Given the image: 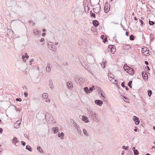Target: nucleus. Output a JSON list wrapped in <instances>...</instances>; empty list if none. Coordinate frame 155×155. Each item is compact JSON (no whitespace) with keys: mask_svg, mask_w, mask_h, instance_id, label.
Returning <instances> with one entry per match:
<instances>
[{"mask_svg":"<svg viewBox=\"0 0 155 155\" xmlns=\"http://www.w3.org/2000/svg\"><path fill=\"white\" fill-rule=\"evenodd\" d=\"M42 97L46 99L48 97L47 94L46 93H44L42 94Z\"/></svg>","mask_w":155,"mask_h":155,"instance_id":"nucleus-31","label":"nucleus"},{"mask_svg":"<svg viewBox=\"0 0 155 155\" xmlns=\"http://www.w3.org/2000/svg\"><path fill=\"white\" fill-rule=\"evenodd\" d=\"M128 148H129V147L128 146H127L126 147L125 146H123V149H125V150H128Z\"/></svg>","mask_w":155,"mask_h":155,"instance_id":"nucleus-40","label":"nucleus"},{"mask_svg":"<svg viewBox=\"0 0 155 155\" xmlns=\"http://www.w3.org/2000/svg\"><path fill=\"white\" fill-rule=\"evenodd\" d=\"M12 142L13 144L17 146V145L16 144L18 142V141L16 137H14L13 139L12 140Z\"/></svg>","mask_w":155,"mask_h":155,"instance_id":"nucleus-5","label":"nucleus"},{"mask_svg":"<svg viewBox=\"0 0 155 155\" xmlns=\"http://www.w3.org/2000/svg\"><path fill=\"white\" fill-rule=\"evenodd\" d=\"M42 31L43 32H45L46 31V29L45 28H43V29H42Z\"/></svg>","mask_w":155,"mask_h":155,"instance_id":"nucleus-63","label":"nucleus"},{"mask_svg":"<svg viewBox=\"0 0 155 155\" xmlns=\"http://www.w3.org/2000/svg\"><path fill=\"white\" fill-rule=\"evenodd\" d=\"M21 144L24 146H25V143L23 141H21Z\"/></svg>","mask_w":155,"mask_h":155,"instance_id":"nucleus-50","label":"nucleus"},{"mask_svg":"<svg viewBox=\"0 0 155 155\" xmlns=\"http://www.w3.org/2000/svg\"><path fill=\"white\" fill-rule=\"evenodd\" d=\"M134 155H138L139 154V152L137 150H134Z\"/></svg>","mask_w":155,"mask_h":155,"instance_id":"nucleus-36","label":"nucleus"},{"mask_svg":"<svg viewBox=\"0 0 155 155\" xmlns=\"http://www.w3.org/2000/svg\"><path fill=\"white\" fill-rule=\"evenodd\" d=\"M21 121L18 120L17 121L16 123L14 124V127L15 128H18L20 127V125L21 124Z\"/></svg>","mask_w":155,"mask_h":155,"instance_id":"nucleus-7","label":"nucleus"},{"mask_svg":"<svg viewBox=\"0 0 155 155\" xmlns=\"http://www.w3.org/2000/svg\"><path fill=\"white\" fill-rule=\"evenodd\" d=\"M45 35V33H43L42 34V36L43 37H44Z\"/></svg>","mask_w":155,"mask_h":155,"instance_id":"nucleus-60","label":"nucleus"},{"mask_svg":"<svg viewBox=\"0 0 155 155\" xmlns=\"http://www.w3.org/2000/svg\"><path fill=\"white\" fill-rule=\"evenodd\" d=\"M107 41V38L105 37L104 39L103 40V42L104 43H105Z\"/></svg>","mask_w":155,"mask_h":155,"instance_id":"nucleus-47","label":"nucleus"},{"mask_svg":"<svg viewBox=\"0 0 155 155\" xmlns=\"http://www.w3.org/2000/svg\"><path fill=\"white\" fill-rule=\"evenodd\" d=\"M134 37L133 35H130V40L132 41L134 40Z\"/></svg>","mask_w":155,"mask_h":155,"instance_id":"nucleus-38","label":"nucleus"},{"mask_svg":"<svg viewBox=\"0 0 155 155\" xmlns=\"http://www.w3.org/2000/svg\"><path fill=\"white\" fill-rule=\"evenodd\" d=\"M51 65L49 62L48 63L47 65L46 68V71L48 72H49L51 70Z\"/></svg>","mask_w":155,"mask_h":155,"instance_id":"nucleus-4","label":"nucleus"},{"mask_svg":"<svg viewBox=\"0 0 155 155\" xmlns=\"http://www.w3.org/2000/svg\"><path fill=\"white\" fill-rule=\"evenodd\" d=\"M149 23L150 25H153L155 23L154 22L150 20L149 21Z\"/></svg>","mask_w":155,"mask_h":155,"instance_id":"nucleus-39","label":"nucleus"},{"mask_svg":"<svg viewBox=\"0 0 155 155\" xmlns=\"http://www.w3.org/2000/svg\"><path fill=\"white\" fill-rule=\"evenodd\" d=\"M95 89L97 91H101V88L99 87H96Z\"/></svg>","mask_w":155,"mask_h":155,"instance_id":"nucleus-42","label":"nucleus"},{"mask_svg":"<svg viewBox=\"0 0 155 155\" xmlns=\"http://www.w3.org/2000/svg\"><path fill=\"white\" fill-rule=\"evenodd\" d=\"M83 133H84V134L85 135L87 136H88V133H87V131L85 129H84L83 130Z\"/></svg>","mask_w":155,"mask_h":155,"instance_id":"nucleus-33","label":"nucleus"},{"mask_svg":"<svg viewBox=\"0 0 155 155\" xmlns=\"http://www.w3.org/2000/svg\"><path fill=\"white\" fill-rule=\"evenodd\" d=\"M87 110L89 117L92 118L93 121L95 122L99 121V118L94 111L90 108H88Z\"/></svg>","mask_w":155,"mask_h":155,"instance_id":"nucleus-1","label":"nucleus"},{"mask_svg":"<svg viewBox=\"0 0 155 155\" xmlns=\"http://www.w3.org/2000/svg\"><path fill=\"white\" fill-rule=\"evenodd\" d=\"M148 95L149 97H150L152 94V91L151 90H148L147 91Z\"/></svg>","mask_w":155,"mask_h":155,"instance_id":"nucleus-28","label":"nucleus"},{"mask_svg":"<svg viewBox=\"0 0 155 155\" xmlns=\"http://www.w3.org/2000/svg\"><path fill=\"white\" fill-rule=\"evenodd\" d=\"M16 101H17L21 102L22 101L21 99V98H17L16 99Z\"/></svg>","mask_w":155,"mask_h":155,"instance_id":"nucleus-45","label":"nucleus"},{"mask_svg":"<svg viewBox=\"0 0 155 155\" xmlns=\"http://www.w3.org/2000/svg\"><path fill=\"white\" fill-rule=\"evenodd\" d=\"M91 16L94 18H95V14L94 13H92L91 14Z\"/></svg>","mask_w":155,"mask_h":155,"instance_id":"nucleus-44","label":"nucleus"},{"mask_svg":"<svg viewBox=\"0 0 155 155\" xmlns=\"http://www.w3.org/2000/svg\"><path fill=\"white\" fill-rule=\"evenodd\" d=\"M84 90L86 93L88 94V93H90L89 91L88 87H84Z\"/></svg>","mask_w":155,"mask_h":155,"instance_id":"nucleus-21","label":"nucleus"},{"mask_svg":"<svg viewBox=\"0 0 155 155\" xmlns=\"http://www.w3.org/2000/svg\"><path fill=\"white\" fill-rule=\"evenodd\" d=\"M37 150L40 153H42L43 152V150L41 148V147L40 146H38L37 147Z\"/></svg>","mask_w":155,"mask_h":155,"instance_id":"nucleus-23","label":"nucleus"},{"mask_svg":"<svg viewBox=\"0 0 155 155\" xmlns=\"http://www.w3.org/2000/svg\"><path fill=\"white\" fill-rule=\"evenodd\" d=\"M87 60L88 62L90 64H92L94 62V59L93 57L91 55L87 57Z\"/></svg>","mask_w":155,"mask_h":155,"instance_id":"nucleus-3","label":"nucleus"},{"mask_svg":"<svg viewBox=\"0 0 155 155\" xmlns=\"http://www.w3.org/2000/svg\"><path fill=\"white\" fill-rule=\"evenodd\" d=\"M95 89L94 86L93 85L92 86V87H90L89 90V91L90 93H91V92Z\"/></svg>","mask_w":155,"mask_h":155,"instance_id":"nucleus-22","label":"nucleus"},{"mask_svg":"<svg viewBox=\"0 0 155 155\" xmlns=\"http://www.w3.org/2000/svg\"><path fill=\"white\" fill-rule=\"evenodd\" d=\"M132 150H133L134 151V150H135V147H133L132 148Z\"/></svg>","mask_w":155,"mask_h":155,"instance_id":"nucleus-61","label":"nucleus"},{"mask_svg":"<svg viewBox=\"0 0 155 155\" xmlns=\"http://www.w3.org/2000/svg\"><path fill=\"white\" fill-rule=\"evenodd\" d=\"M33 33L36 35H37L38 34L39 32L38 30L36 29H35L34 30Z\"/></svg>","mask_w":155,"mask_h":155,"instance_id":"nucleus-32","label":"nucleus"},{"mask_svg":"<svg viewBox=\"0 0 155 155\" xmlns=\"http://www.w3.org/2000/svg\"><path fill=\"white\" fill-rule=\"evenodd\" d=\"M8 3L10 6H12L15 3L17 2L15 0H8Z\"/></svg>","mask_w":155,"mask_h":155,"instance_id":"nucleus-12","label":"nucleus"},{"mask_svg":"<svg viewBox=\"0 0 155 155\" xmlns=\"http://www.w3.org/2000/svg\"><path fill=\"white\" fill-rule=\"evenodd\" d=\"M85 81V79L84 78H80L78 79V83H82Z\"/></svg>","mask_w":155,"mask_h":155,"instance_id":"nucleus-17","label":"nucleus"},{"mask_svg":"<svg viewBox=\"0 0 155 155\" xmlns=\"http://www.w3.org/2000/svg\"><path fill=\"white\" fill-rule=\"evenodd\" d=\"M132 83V81H130L128 83V85L130 87V88H132V85H131V84Z\"/></svg>","mask_w":155,"mask_h":155,"instance_id":"nucleus-35","label":"nucleus"},{"mask_svg":"<svg viewBox=\"0 0 155 155\" xmlns=\"http://www.w3.org/2000/svg\"><path fill=\"white\" fill-rule=\"evenodd\" d=\"M26 149L28 150V151H31V148L29 146L27 145L26 147Z\"/></svg>","mask_w":155,"mask_h":155,"instance_id":"nucleus-27","label":"nucleus"},{"mask_svg":"<svg viewBox=\"0 0 155 155\" xmlns=\"http://www.w3.org/2000/svg\"><path fill=\"white\" fill-rule=\"evenodd\" d=\"M127 155H133V154L131 151H128V153H127Z\"/></svg>","mask_w":155,"mask_h":155,"instance_id":"nucleus-46","label":"nucleus"},{"mask_svg":"<svg viewBox=\"0 0 155 155\" xmlns=\"http://www.w3.org/2000/svg\"><path fill=\"white\" fill-rule=\"evenodd\" d=\"M106 8V6H104V12L105 13H107L109 11V10H110V8Z\"/></svg>","mask_w":155,"mask_h":155,"instance_id":"nucleus-29","label":"nucleus"},{"mask_svg":"<svg viewBox=\"0 0 155 155\" xmlns=\"http://www.w3.org/2000/svg\"><path fill=\"white\" fill-rule=\"evenodd\" d=\"M3 131L2 128H0V133H2Z\"/></svg>","mask_w":155,"mask_h":155,"instance_id":"nucleus-58","label":"nucleus"},{"mask_svg":"<svg viewBox=\"0 0 155 155\" xmlns=\"http://www.w3.org/2000/svg\"><path fill=\"white\" fill-rule=\"evenodd\" d=\"M58 136L59 137H61V139H63L64 138L63 136H64V134L63 132H61V133H58Z\"/></svg>","mask_w":155,"mask_h":155,"instance_id":"nucleus-19","label":"nucleus"},{"mask_svg":"<svg viewBox=\"0 0 155 155\" xmlns=\"http://www.w3.org/2000/svg\"><path fill=\"white\" fill-rule=\"evenodd\" d=\"M52 130L54 133H56L59 131L57 127H53Z\"/></svg>","mask_w":155,"mask_h":155,"instance_id":"nucleus-16","label":"nucleus"},{"mask_svg":"<svg viewBox=\"0 0 155 155\" xmlns=\"http://www.w3.org/2000/svg\"><path fill=\"white\" fill-rule=\"evenodd\" d=\"M74 125L76 126V128H78V127H79V126L78 125H77L76 123H75L74 124Z\"/></svg>","mask_w":155,"mask_h":155,"instance_id":"nucleus-52","label":"nucleus"},{"mask_svg":"<svg viewBox=\"0 0 155 155\" xmlns=\"http://www.w3.org/2000/svg\"><path fill=\"white\" fill-rule=\"evenodd\" d=\"M133 120L135 121V124L137 125H138L139 124L140 121L139 118L136 116H133Z\"/></svg>","mask_w":155,"mask_h":155,"instance_id":"nucleus-6","label":"nucleus"},{"mask_svg":"<svg viewBox=\"0 0 155 155\" xmlns=\"http://www.w3.org/2000/svg\"><path fill=\"white\" fill-rule=\"evenodd\" d=\"M17 6H16L15 8V11L16 13L20 11L21 8V6L20 2H16Z\"/></svg>","mask_w":155,"mask_h":155,"instance_id":"nucleus-2","label":"nucleus"},{"mask_svg":"<svg viewBox=\"0 0 155 155\" xmlns=\"http://www.w3.org/2000/svg\"><path fill=\"white\" fill-rule=\"evenodd\" d=\"M50 100L48 99H46L45 101V102H50Z\"/></svg>","mask_w":155,"mask_h":155,"instance_id":"nucleus-56","label":"nucleus"},{"mask_svg":"<svg viewBox=\"0 0 155 155\" xmlns=\"http://www.w3.org/2000/svg\"><path fill=\"white\" fill-rule=\"evenodd\" d=\"M25 58L27 59H28L29 58V56L28 55L27 53H25Z\"/></svg>","mask_w":155,"mask_h":155,"instance_id":"nucleus-43","label":"nucleus"},{"mask_svg":"<svg viewBox=\"0 0 155 155\" xmlns=\"http://www.w3.org/2000/svg\"><path fill=\"white\" fill-rule=\"evenodd\" d=\"M105 62L103 61L102 64H101V65L102 67L103 68H105Z\"/></svg>","mask_w":155,"mask_h":155,"instance_id":"nucleus-41","label":"nucleus"},{"mask_svg":"<svg viewBox=\"0 0 155 155\" xmlns=\"http://www.w3.org/2000/svg\"><path fill=\"white\" fill-rule=\"evenodd\" d=\"M144 73L143 72L142 74V75L143 78H145L146 79H147L148 78L147 74H144Z\"/></svg>","mask_w":155,"mask_h":155,"instance_id":"nucleus-24","label":"nucleus"},{"mask_svg":"<svg viewBox=\"0 0 155 155\" xmlns=\"http://www.w3.org/2000/svg\"><path fill=\"white\" fill-rule=\"evenodd\" d=\"M121 96H122V98L124 99V101H125V102L127 101L128 99L126 98V97L122 95H121Z\"/></svg>","mask_w":155,"mask_h":155,"instance_id":"nucleus-30","label":"nucleus"},{"mask_svg":"<svg viewBox=\"0 0 155 155\" xmlns=\"http://www.w3.org/2000/svg\"><path fill=\"white\" fill-rule=\"evenodd\" d=\"M67 85L68 88L69 89H71L73 87V84L70 81H68L67 83Z\"/></svg>","mask_w":155,"mask_h":155,"instance_id":"nucleus-8","label":"nucleus"},{"mask_svg":"<svg viewBox=\"0 0 155 155\" xmlns=\"http://www.w3.org/2000/svg\"><path fill=\"white\" fill-rule=\"evenodd\" d=\"M82 120L86 123H87L89 122V120H88V118L84 115H83L82 117Z\"/></svg>","mask_w":155,"mask_h":155,"instance_id":"nucleus-10","label":"nucleus"},{"mask_svg":"<svg viewBox=\"0 0 155 155\" xmlns=\"http://www.w3.org/2000/svg\"><path fill=\"white\" fill-rule=\"evenodd\" d=\"M24 94L25 97H27L28 96V94L26 92H25L24 93Z\"/></svg>","mask_w":155,"mask_h":155,"instance_id":"nucleus-51","label":"nucleus"},{"mask_svg":"<svg viewBox=\"0 0 155 155\" xmlns=\"http://www.w3.org/2000/svg\"><path fill=\"white\" fill-rule=\"evenodd\" d=\"M101 96H102L104 98V99H105V96L104 95H103V94L102 93V92H101Z\"/></svg>","mask_w":155,"mask_h":155,"instance_id":"nucleus-53","label":"nucleus"},{"mask_svg":"<svg viewBox=\"0 0 155 155\" xmlns=\"http://www.w3.org/2000/svg\"><path fill=\"white\" fill-rule=\"evenodd\" d=\"M93 24L95 27H97L99 25V23L98 21L96 20L93 21Z\"/></svg>","mask_w":155,"mask_h":155,"instance_id":"nucleus-14","label":"nucleus"},{"mask_svg":"<svg viewBox=\"0 0 155 155\" xmlns=\"http://www.w3.org/2000/svg\"><path fill=\"white\" fill-rule=\"evenodd\" d=\"M94 102L96 104L99 106H101L103 104V101L100 100H96Z\"/></svg>","mask_w":155,"mask_h":155,"instance_id":"nucleus-9","label":"nucleus"},{"mask_svg":"<svg viewBox=\"0 0 155 155\" xmlns=\"http://www.w3.org/2000/svg\"><path fill=\"white\" fill-rule=\"evenodd\" d=\"M144 62H145V64L146 65H147L148 64V62L147 61H145Z\"/></svg>","mask_w":155,"mask_h":155,"instance_id":"nucleus-59","label":"nucleus"},{"mask_svg":"<svg viewBox=\"0 0 155 155\" xmlns=\"http://www.w3.org/2000/svg\"><path fill=\"white\" fill-rule=\"evenodd\" d=\"M112 47L111 48V53L112 54H114V52L115 51V49L112 46H111Z\"/></svg>","mask_w":155,"mask_h":155,"instance_id":"nucleus-26","label":"nucleus"},{"mask_svg":"<svg viewBox=\"0 0 155 155\" xmlns=\"http://www.w3.org/2000/svg\"><path fill=\"white\" fill-rule=\"evenodd\" d=\"M77 131L79 134H81V131L79 127L77 128Z\"/></svg>","mask_w":155,"mask_h":155,"instance_id":"nucleus-34","label":"nucleus"},{"mask_svg":"<svg viewBox=\"0 0 155 155\" xmlns=\"http://www.w3.org/2000/svg\"><path fill=\"white\" fill-rule=\"evenodd\" d=\"M124 47L126 49H129L131 48L130 46L128 45H124Z\"/></svg>","mask_w":155,"mask_h":155,"instance_id":"nucleus-37","label":"nucleus"},{"mask_svg":"<svg viewBox=\"0 0 155 155\" xmlns=\"http://www.w3.org/2000/svg\"><path fill=\"white\" fill-rule=\"evenodd\" d=\"M105 37V36L104 35H101V38L103 39V40L104 39Z\"/></svg>","mask_w":155,"mask_h":155,"instance_id":"nucleus-55","label":"nucleus"},{"mask_svg":"<svg viewBox=\"0 0 155 155\" xmlns=\"http://www.w3.org/2000/svg\"><path fill=\"white\" fill-rule=\"evenodd\" d=\"M49 85L51 90H53L54 89V87L53 85V82L52 80L50 79L49 80Z\"/></svg>","mask_w":155,"mask_h":155,"instance_id":"nucleus-11","label":"nucleus"},{"mask_svg":"<svg viewBox=\"0 0 155 155\" xmlns=\"http://www.w3.org/2000/svg\"><path fill=\"white\" fill-rule=\"evenodd\" d=\"M128 32L127 31L126 32V34H125L127 36H128Z\"/></svg>","mask_w":155,"mask_h":155,"instance_id":"nucleus-62","label":"nucleus"},{"mask_svg":"<svg viewBox=\"0 0 155 155\" xmlns=\"http://www.w3.org/2000/svg\"><path fill=\"white\" fill-rule=\"evenodd\" d=\"M44 41H45V39L43 38H41L40 40V41L41 42H43Z\"/></svg>","mask_w":155,"mask_h":155,"instance_id":"nucleus-49","label":"nucleus"},{"mask_svg":"<svg viewBox=\"0 0 155 155\" xmlns=\"http://www.w3.org/2000/svg\"><path fill=\"white\" fill-rule=\"evenodd\" d=\"M49 49L50 50L53 51H55L56 50V49L55 48V47L53 45H52V46L51 45L50 46H49Z\"/></svg>","mask_w":155,"mask_h":155,"instance_id":"nucleus-20","label":"nucleus"},{"mask_svg":"<svg viewBox=\"0 0 155 155\" xmlns=\"http://www.w3.org/2000/svg\"><path fill=\"white\" fill-rule=\"evenodd\" d=\"M139 21H140V22L141 23V26H143V21L142 20H141V19H140Z\"/></svg>","mask_w":155,"mask_h":155,"instance_id":"nucleus-48","label":"nucleus"},{"mask_svg":"<svg viewBox=\"0 0 155 155\" xmlns=\"http://www.w3.org/2000/svg\"><path fill=\"white\" fill-rule=\"evenodd\" d=\"M109 79L110 81H111L112 80L114 79V76L112 74H108Z\"/></svg>","mask_w":155,"mask_h":155,"instance_id":"nucleus-15","label":"nucleus"},{"mask_svg":"<svg viewBox=\"0 0 155 155\" xmlns=\"http://www.w3.org/2000/svg\"><path fill=\"white\" fill-rule=\"evenodd\" d=\"M121 86L123 87H125V86L124 85V83H122L121 84Z\"/></svg>","mask_w":155,"mask_h":155,"instance_id":"nucleus-54","label":"nucleus"},{"mask_svg":"<svg viewBox=\"0 0 155 155\" xmlns=\"http://www.w3.org/2000/svg\"><path fill=\"white\" fill-rule=\"evenodd\" d=\"M25 58V56L23 55L22 56V59H24V58Z\"/></svg>","mask_w":155,"mask_h":155,"instance_id":"nucleus-64","label":"nucleus"},{"mask_svg":"<svg viewBox=\"0 0 155 155\" xmlns=\"http://www.w3.org/2000/svg\"><path fill=\"white\" fill-rule=\"evenodd\" d=\"M127 72L131 75H133L134 74V69L131 68H130L128 71H127Z\"/></svg>","mask_w":155,"mask_h":155,"instance_id":"nucleus-13","label":"nucleus"},{"mask_svg":"<svg viewBox=\"0 0 155 155\" xmlns=\"http://www.w3.org/2000/svg\"><path fill=\"white\" fill-rule=\"evenodd\" d=\"M130 67L128 66H125L124 65L123 67V68L125 71H128V70H129V69H130Z\"/></svg>","mask_w":155,"mask_h":155,"instance_id":"nucleus-25","label":"nucleus"},{"mask_svg":"<svg viewBox=\"0 0 155 155\" xmlns=\"http://www.w3.org/2000/svg\"><path fill=\"white\" fill-rule=\"evenodd\" d=\"M33 61V59H31V60H30V64H31V63Z\"/></svg>","mask_w":155,"mask_h":155,"instance_id":"nucleus-57","label":"nucleus"},{"mask_svg":"<svg viewBox=\"0 0 155 155\" xmlns=\"http://www.w3.org/2000/svg\"><path fill=\"white\" fill-rule=\"evenodd\" d=\"M94 11L96 13H98L100 11V8H96V9H93Z\"/></svg>","mask_w":155,"mask_h":155,"instance_id":"nucleus-18","label":"nucleus"}]
</instances>
